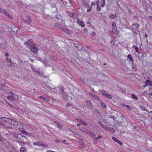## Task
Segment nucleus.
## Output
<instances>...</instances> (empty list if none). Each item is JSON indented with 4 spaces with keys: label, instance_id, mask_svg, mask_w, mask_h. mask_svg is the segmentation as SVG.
Here are the masks:
<instances>
[{
    "label": "nucleus",
    "instance_id": "11",
    "mask_svg": "<svg viewBox=\"0 0 152 152\" xmlns=\"http://www.w3.org/2000/svg\"><path fill=\"white\" fill-rule=\"evenodd\" d=\"M111 44L114 46H116L117 45L118 42L117 41H116L115 39L112 40L111 41Z\"/></svg>",
    "mask_w": 152,
    "mask_h": 152
},
{
    "label": "nucleus",
    "instance_id": "24",
    "mask_svg": "<svg viewBox=\"0 0 152 152\" xmlns=\"http://www.w3.org/2000/svg\"><path fill=\"white\" fill-rule=\"evenodd\" d=\"M65 32L67 34H72V31L67 28H66V30H65Z\"/></svg>",
    "mask_w": 152,
    "mask_h": 152
},
{
    "label": "nucleus",
    "instance_id": "29",
    "mask_svg": "<svg viewBox=\"0 0 152 152\" xmlns=\"http://www.w3.org/2000/svg\"><path fill=\"white\" fill-rule=\"evenodd\" d=\"M12 119V118H7V123L8 124L10 125Z\"/></svg>",
    "mask_w": 152,
    "mask_h": 152
},
{
    "label": "nucleus",
    "instance_id": "15",
    "mask_svg": "<svg viewBox=\"0 0 152 152\" xmlns=\"http://www.w3.org/2000/svg\"><path fill=\"white\" fill-rule=\"evenodd\" d=\"M139 26V25L137 23H135L132 24V28L134 29H136L138 28Z\"/></svg>",
    "mask_w": 152,
    "mask_h": 152
},
{
    "label": "nucleus",
    "instance_id": "13",
    "mask_svg": "<svg viewBox=\"0 0 152 152\" xmlns=\"http://www.w3.org/2000/svg\"><path fill=\"white\" fill-rule=\"evenodd\" d=\"M90 95L92 96L95 99L98 100H100V98L97 95L94 94L92 92H90Z\"/></svg>",
    "mask_w": 152,
    "mask_h": 152
},
{
    "label": "nucleus",
    "instance_id": "6",
    "mask_svg": "<svg viewBox=\"0 0 152 152\" xmlns=\"http://www.w3.org/2000/svg\"><path fill=\"white\" fill-rule=\"evenodd\" d=\"M33 144L35 145H37L38 146H43L44 147H46L45 146V145H44L43 144V143L42 141H38L36 142H34L33 143Z\"/></svg>",
    "mask_w": 152,
    "mask_h": 152
},
{
    "label": "nucleus",
    "instance_id": "37",
    "mask_svg": "<svg viewBox=\"0 0 152 152\" xmlns=\"http://www.w3.org/2000/svg\"><path fill=\"white\" fill-rule=\"evenodd\" d=\"M96 5H97V10L98 11L100 10V7L99 6V1L96 2Z\"/></svg>",
    "mask_w": 152,
    "mask_h": 152
},
{
    "label": "nucleus",
    "instance_id": "35",
    "mask_svg": "<svg viewBox=\"0 0 152 152\" xmlns=\"http://www.w3.org/2000/svg\"><path fill=\"white\" fill-rule=\"evenodd\" d=\"M76 45H77L78 46H77V49L79 50H80L82 48V47L80 45H79L78 44L76 43Z\"/></svg>",
    "mask_w": 152,
    "mask_h": 152
},
{
    "label": "nucleus",
    "instance_id": "5",
    "mask_svg": "<svg viewBox=\"0 0 152 152\" xmlns=\"http://www.w3.org/2000/svg\"><path fill=\"white\" fill-rule=\"evenodd\" d=\"M1 12L4 14L6 16L10 19H12V16L8 12H7L4 9H3L2 10H1Z\"/></svg>",
    "mask_w": 152,
    "mask_h": 152
},
{
    "label": "nucleus",
    "instance_id": "20",
    "mask_svg": "<svg viewBox=\"0 0 152 152\" xmlns=\"http://www.w3.org/2000/svg\"><path fill=\"white\" fill-rule=\"evenodd\" d=\"M88 134L91 137L93 138L94 139L96 138L95 137L96 135L94 134L91 132L90 131H89Z\"/></svg>",
    "mask_w": 152,
    "mask_h": 152
},
{
    "label": "nucleus",
    "instance_id": "4",
    "mask_svg": "<svg viewBox=\"0 0 152 152\" xmlns=\"http://www.w3.org/2000/svg\"><path fill=\"white\" fill-rule=\"evenodd\" d=\"M24 22L29 24L31 22V19L30 17H25L22 18Z\"/></svg>",
    "mask_w": 152,
    "mask_h": 152
},
{
    "label": "nucleus",
    "instance_id": "26",
    "mask_svg": "<svg viewBox=\"0 0 152 152\" xmlns=\"http://www.w3.org/2000/svg\"><path fill=\"white\" fill-rule=\"evenodd\" d=\"M7 98L8 99L10 100L11 101H14L15 100L14 97L13 96H7Z\"/></svg>",
    "mask_w": 152,
    "mask_h": 152
},
{
    "label": "nucleus",
    "instance_id": "23",
    "mask_svg": "<svg viewBox=\"0 0 152 152\" xmlns=\"http://www.w3.org/2000/svg\"><path fill=\"white\" fill-rule=\"evenodd\" d=\"M43 73V72L40 71L39 69H38L35 74L37 75H42Z\"/></svg>",
    "mask_w": 152,
    "mask_h": 152
},
{
    "label": "nucleus",
    "instance_id": "61",
    "mask_svg": "<svg viewBox=\"0 0 152 152\" xmlns=\"http://www.w3.org/2000/svg\"><path fill=\"white\" fill-rule=\"evenodd\" d=\"M84 31H86V32H87V31H88V29L87 28H84Z\"/></svg>",
    "mask_w": 152,
    "mask_h": 152
},
{
    "label": "nucleus",
    "instance_id": "2",
    "mask_svg": "<svg viewBox=\"0 0 152 152\" xmlns=\"http://www.w3.org/2000/svg\"><path fill=\"white\" fill-rule=\"evenodd\" d=\"M37 48V47H36L34 43L31 45L29 48L31 52L35 54H37L38 52V49Z\"/></svg>",
    "mask_w": 152,
    "mask_h": 152
},
{
    "label": "nucleus",
    "instance_id": "10",
    "mask_svg": "<svg viewBox=\"0 0 152 152\" xmlns=\"http://www.w3.org/2000/svg\"><path fill=\"white\" fill-rule=\"evenodd\" d=\"M77 23L82 27L85 26V24L83 22L81 21L78 18L77 20Z\"/></svg>",
    "mask_w": 152,
    "mask_h": 152
},
{
    "label": "nucleus",
    "instance_id": "54",
    "mask_svg": "<svg viewBox=\"0 0 152 152\" xmlns=\"http://www.w3.org/2000/svg\"><path fill=\"white\" fill-rule=\"evenodd\" d=\"M123 107L125 108H126L127 107H129V105H126L125 104H124L123 105Z\"/></svg>",
    "mask_w": 152,
    "mask_h": 152
},
{
    "label": "nucleus",
    "instance_id": "53",
    "mask_svg": "<svg viewBox=\"0 0 152 152\" xmlns=\"http://www.w3.org/2000/svg\"><path fill=\"white\" fill-rule=\"evenodd\" d=\"M112 27H116L115 23L114 22H113L112 24Z\"/></svg>",
    "mask_w": 152,
    "mask_h": 152
},
{
    "label": "nucleus",
    "instance_id": "19",
    "mask_svg": "<svg viewBox=\"0 0 152 152\" xmlns=\"http://www.w3.org/2000/svg\"><path fill=\"white\" fill-rule=\"evenodd\" d=\"M127 58L129 59L131 62H133L134 61V59L131 54H128V55Z\"/></svg>",
    "mask_w": 152,
    "mask_h": 152
},
{
    "label": "nucleus",
    "instance_id": "25",
    "mask_svg": "<svg viewBox=\"0 0 152 152\" xmlns=\"http://www.w3.org/2000/svg\"><path fill=\"white\" fill-rule=\"evenodd\" d=\"M145 83L147 85L151 86H152V82L150 80H147L145 82Z\"/></svg>",
    "mask_w": 152,
    "mask_h": 152
},
{
    "label": "nucleus",
    "instance_id": "42",
    "mask_svg": "<svg viewBox=\"0 0 152 152\" xmlns=\"http://www.w3.org/2000/svg\"><path fill=\"white\" fill-rule=\"evenodd\" d=\"M13 134H13L12 135L14 137H15L16 139V138L18 139V137H19V136H18V134H16L14 133H13Z\"/></svg>",
    "mask_w": 152,
    "mask_h": 152
},
{
    "label": "nucleus",
    "instance_id": "62",
    "mask_svg": "<svg viewBox=\"0 0 152 152\" xmlns=\"http://www.w3.org/2000/svg\"><path fill=\"white\" fill-rule=\"evenodd\" d=\"M36 69L35 68H34L33 69H32V70L34 72L35 70H36Z\"/></svg>",
    "mask_w": 152,
    "mask_h": 152
},
{
    "label": "nucleus",
    "instance_id": "1",
    "mask_svg": "<svg viewBox=\"0 0 152 152\" xmlns=\"http://www.w3.org/2000/svg\"><path fill=\"white\" fill-rule=\"evenodd\" d=\"M18 136L17 142L21 146H23L25 145H29L30 143L26 137L21 134H18Z\"/></svg>",
    "mask_w": 152,
    "mask_h": 152
},
{
    "label": "nucleus",
    "instance_id": "14",
    "mask_svg": "<svg viewBox=\"0 0 152 152\" xmlns=\"http://www.w3.org/2000/svg\"><path fill=\"white\" fill-rule=\"evenodd\" d=\"M105 130L109 131L110 132L112 133H113L114 132H115V130H114V129L110 127H105Z\"/></svg>",
    "mask_w": 152,
    "mask_h": 152
},
{
    "label": "nucleus",
    "instance_id": "40",
    "mask_svg": "<svg viewBox=\"0 0 152 152\" xmlns=\"http://www.w3.org/2000/svg\"><path fill=\"white\" fill-rule=\"evenodd\" d=\"M1 119L3 121L7 122V118H4V117H1Z\"/></svg>",
    "mask_w": 152,
    "mask_h": 152
},
{
    "label": "nucleus",
    "instance_id": "17",
    "mask_svg": "<svg viewBox=\"0 0 152 152\" xmlns=\"http://www.w3.org/2000/svg\"><path fill=\"white\" fill-rule=\"evenodd\" d=\"M62 94L63 97L65 99H67L69 97L67 93L65 92L62 93Z\"/></svg>",
    "mask_w": 152,
    "mask_h": 152
},
{
    "label": "nucleus",
    "instance_id": "27",
    "mask_svg": "<svg viewBox=\"0 0 152 152\" xmlns=\"http://www.w3.org/2000/svg\"><path fill=\"white\" fill-rule=\"evenodd\" d=\"M20 152H26V149L25 147H23L20 148Z\"/></svg>",
    "mask_w": 152,
    "mask_h": 152
},
{
    "label": "nucleus",
    "instance_id": "3",
    "mask_svg": "<svg viewBox=\"0 0 152 152\" xmlns=\"http://www.w3.org/2000/svg\"><path fill=\"white\" fill-rule=\"evenodd\" d=\"M66 13L70 17L74 18H77V14L73 12H70L68 11H66Z\"/></svg>",
    "mask_w": 152,
    "mask_h": 152
},
{
    "label": "nucleus",
    "instance_id": "41",
    "mask_svg": "<svg viewBox=\"0 0 152 152\" xmlns=\"http://www.w3.org/2000/svg\"><path fill=\"white\" fill-rule=\"evenodd\" d=\"M5 56L6 57V60H7V61H8V57L9 56V54L7 53L6 52V53H5Z\"/></svg>",
    "mask_w": 152,
    "mask_h": 152
},
{
    "label": "nucleus",
    "instance_id": "57",
    "mask_svg": "<svg viewBox=\"0 0 152 152\" xmlns=\"http://www.w3.org/2000/svg\"><path fill=\"white\" fill-rule=\"evenodd\" d=\"M117 143H118L120 145H122V143L119 140H118L117 142Z\"/></svg>",
    "mask_w": 152,
    "mask_h": 152
},
{
    "label": "nucleus",
    "instance_id": "21",
    "mask_svg": "<svg viewBox=\"0 0 152 152\" xmlns=\"http://www.w3.org/2000/svg\"><path fill=\"white\" fill-rule=\"evenodd\" d=\"M86 102L87 103V105L89 107H92V104L91 102L89 100H87L86 101Z\"/></svg>",
    "mask_w": 152,
    "mask_h": 152
},
{
    "label": "nucleus",
    "instance_id": "43",
    "mask_svg": "<svg viewBox=\"0 0 152 152\" xmlns=\"http://www.w3.org/2000/svg\"><path fill=\"white\" fill-rule=\"evenodd\" d=\"M57 127L59 128L60 129H62L61 126L59 125L58 124H57Z\"/></svg>",
    "mask_w": 152,
    "mask_h": 152
},
{
    "label": "nucleus",
    "instance_id": "55",
    "mask_svg": "<svg viewBox=\"0 0 152 152\" xmlns=\"http://www.w3.org/2000/svg\"><path fill=\"white\" fill-rule=\"evenodd\" d=\"M91 7H92V6H91V7L90 8V9H88L87 10V12H89L91 11Z\"/></svg>",
    "mask_w": 152,
    "mask_h": 152
},
{
    "label": "nucleus",
    "instance_id": "39",
    "mask_svg": "<svg viewBox=\"0 0 152 152\" xmlns=\"http://www.w3.org/2000/svg\"><path fill=\"white\" fill-rule=\"evenodd\" d=\"M99 100V101L100 102L101 106L102 107L104 108V103L102 102V100H101L100 99V100Z\"/></svg>",
    "mask_w": 152,
    "mask_h": 152
},
{
    "label": "nucleus",
    "instance_id": "46",
    "mask_svg": "<svg viewBox=\"0 0 152 152\" xmlns=\"http://www.w3.org/2000/svg\"><path fill=\"white\" fill-rule=\"evenodd\" d=\"M39 98L40 99H42L45 100H47V99L46 97H44L43 96H41L39 97Z\"/></svg>",
    "mask_w": 152,
    "mask_h": 152
},
{
    "label": "nucleus",
    "instance_id": "7",
    "mask_svg": "<svg viewBox=\"0 0 152 152\" xmlns=\"http://www.w3.org/2000/svg\"><path fill=\"white\" fill-rule=\"evenodd\" d=\"M18 123L16 120V119H15L14 118H13L12 119V121L11 122L10 125L16 126L18 125Z\"/></svg>",
    "mask_w": 152,
    "mask_h": 152
},
{
    "label": "nucleus",
    "instance_id": "28",
    "mask_svg": "<svg viewBox=\"0 0 152 152\" xmlns=\"http://www.w3.org/2000/svg\"><path fill=\"white\" fill-rule=\"evenodd\" d=\"M79 122L80 123L86 126L87 125V124L84 121H83L81 119H80Z\"/></svg>",
    "mask_w": 152,
    "mask_h": 152
},
{
    "label": "nucleus",
    "instance_id": "31",
    "mask_svg": "<svg viewBox=\"0 0 152 152\" xmlns=\"http://www.w3.org/2000/svg\"><path fill=\"white\" fill-rule=\"evenodd\" d=\"M22 133L25 134V135H28L29 134L26 131L23 130L21 131Z\"/></svg>",
    "mask_w": 152,
    "mask_h": 152
},
{
    "label": "nucleus",
    "instance_id": "9",
    "mask_svg": "<svg viewBox=\"0 0 152 152\" xmlns=\"http://www.w3.org/2000/svg\"><path fill=\"white\" fill-rule=\"evenodd\" d=\"M80 130L81 131L83 132L84 133H86L87 134H88L89 132L90 131V130L85 128H80Z\"/></svg>",
    "mask_w": 152,
    "mask_h": 152
},
{
    "label": "nucleus",
    "instance_id": "12",
    "mask_svg": "<svg viewBox=\"0 0 152 152\" xmlns=\"http://www.w3.org/2000/svg\"><path fill=\"white\" fill-rule=\"evenodd\" d=\"M112 31L115 34H118L119 31L117 30L116 27H112Z\"/></svg>",
    "mask_w": 152,
    "mask_h": 152
},
{
    "label": "nucleus",
    "instance_id": "56",
    "mask_svg": "<svg viewBox=\"0 0 152 152\" xmlns=\"http://www.w3.org/2000/svg\"><path fill=\"white\" fill-rule=\"evenodd\" d=\"M61 16L60 15H56V18L58 19H60Z\"/></svg>",
    "mask_w": 152,
    "mask_h": 152
},
{
    "label": "nucleus",
    "instance_id": "38",
    "mask_svg": "<svg viewBox=\"0 0 152 152\" xmlns=\"http://www.w3.org/2000/svg\"><path fill=\"white\" fill-rule=\"evenodd\" d=\"M60 28L65 31L66 30V28L65 26H62L60 27Z\"/></svg>",
    "mask_w": 152,
    "mask_h": 152
},
{
    "label": "nucleus",
    "instance_id": "49",
    "mask_svg": "<svg viewBox=\"0 0 152 152\" xmlns=\"http://www.w3.org/2000/svg\"><path fill=\"white\" fill-rule=\"evenodd\" d=\"M61 142V140H55V142H56V143H59Z\"/></svg>",
    "mask_w": 152,
    "mask_h": 152
},
{
    "label": "nucleus",
    "instance_id": "63",
    "mask_svg": "<svg viewBox=\"0 0 152 152\" xmlns=\"http://www.w3.org/2000/svg\"><path fill=\"white\" fill-rule=\"evenodd\" d=\"M47 152H55L53 151H51V150H49L48 151H47Z\"/></svg>",
    "mask_w": 152,
    "mask_h": 152
},
{
    "label": "nucleus",
    "instance_id": "58",
    "mask_svg": "<svg viewBox=\"0 0 152 152\" xmlns=\"http://www.w3.org/2000/svg\"><path fill=\"white\" fill-rule=\"evenodd\" d=\"M127 108V109H128V110H131L132 109V108H131V107H130L129 105V107H127V108Z\"/></svg>",
    "mask_w": 152,
    "mask_h": 152
},
{
    "label": "nucleus",
    "instance_id": "47",
    "mask_svg": "<svg viewBox=\"0 0 152 152\" xmlns=\"http://www.w3.org/2000/svg\"><path fill=\"white\" fill-rule=\"evenodd\" d=\"M0 125L1 126H5V124L2 122H0Z\"/></svg>",
    "mask_w": 152,
    "mask_h": 152
},
{
    "label": "nucleus",
    "instance_id": "51",
    "mask_svg": "<svg viewBox=\"0 0 152 152\" xmlns=\"http://www.w3.org/2000/svg\"><path fill=\"white\" fill-rule=\"evenodd\" d=\"M116 16L115 15H111L110 16V18H112V19H114L115 18V17Z\"/></svg>",
    "mask_w": 152,
    "mask_h": 152
},
{
    "label": "nucleus",
    "instance_id": "8",
    "mask_svg": "<svg viewBox=\"0 0 152 152\" xmlns=\"http://www.w3.org/2000/svg\"><path fill=\"white\" fill-rule=\"evenodd\" d=\"M33 44V40L32 39H28L27 40V41L25 42L24 43L27 47H28L29 46V45H31Z\"/></svg>",
    "mask_w": 152,
    "mask_h": 152
},
{
    "label": "nucleus",
    "instance_id": "50",
    "mask_svg": "<svg viewBox=\"0 0 152 152\" xmlns=\"http://www.w3.org/2000/svg\"><path fill=\"white\" fill-rule=\"evenodd\" d=\"M102 1L103 4H102L101 6L102 7H103L104 6V0H102Z\"/></svg>",
    "mask_w": 152,
    "mask_h": 152
},
{
    "label": "nucleus",
    "instance_id": "60",
    "mask_svg": "<svg viewBox=\"0 0 152 152\" xmlns=\"http://www.w3.org/2000/svg\"><path fill=\"white\" fill-rule=\"evenodd\" d=\"M10 60H11V59H10V60H9V59H8V61H8V62H10V63L11 64H12V62L11 61H10Z\"/></svg>",
    "mask_w": 152,
    "mask_h": 152
},
{
    "label": "nucleus",
    "instance_id": "34",
    "mask_svg": "<svg viewBox=\"0 0 152 152\" xmlns=\"http://www.w3.org/2000/svg\"><path fill=\"white\" fill-rule=\"evenodd\" d=\"M132 98H133V99H135L136 100H138V98L135 95H134L133 94H132Z\"/></svg>",
    "mask_w": 152,
    "mask_h": 152
},
{
    "label": "nucleus",
    "instance_id": "32",
    "mask_svg": "<svg viewBox=\"0 0 152 152\" xmlns=\"http://www.w3.org/2000/svg\"><path fill=\"white\" fill-rule=\"evenodd\" d=\"M133 48L134 49H135L136 52L137 53H139V51H138V47H137V46H135V45H134V46H133Z\"/></svg>",
    "mask_w": 152,
    "mask_h": 152
},
{
    "label": "nucleus",
    "instance_id": "22",
    "mask_svg": "<svg viewBox=\"0 0 152 152\" xmlns=\"http://www.w3.org/2000/svg\"><path fill=\"white\" fill-rule=\"evenodd\" d=\"M64 87L63 86H61L60 87L59 92L61 94L64 92Z\"/></svg>",
    "mask_w": 152,
    "mask_h": 152
},
{
    "label": "nucleus",
    "instance_id": "52",
    "mask_svg": "<svg viewBox=\"0 0 152 152\" xmlns=\"http://www.w3.org/2000/svg\"><path fill=\"white\" fill-rule=\"evenodd\" d=\"M71 106H72V105L71 104H70L69 103H68L66 105V107H69Z\"/></svg>",
    "mask_w": 152,
    "mask_h": 152
},
{
    "label": "nucleus",
    "instance_id": "44",
    "mask_svg": "<svg viewBox=\"0 0 152 152\" xmlns=\"http://www.w3.org/2000/svg\"><path fill=\"white\" fill-rule=\"evenodd\" d=\"M112 139H113V140L114 141H115L116 142H117L118 141V139H116L115 137H112Z\"/></svg>",
    "mask_w": 152,
    "mask_h": 152
},
{
    "label": "nucleus",
    "instance_id": "33",
    "mask_svg": "<svg viewBox=\"0 0 152 152\" xmlns=\"http://www.w3.org/2000/svg\"><path fill=\"white\" fill-rule=\"evenodd\" d=\"M140 108L143 110L144 111H147L148 112H149V111L147 110V109H146L144 107H143L142 106H140Z\"/></svg>",
    "mask_w": 152,
    "mask_h": 152
},
{
    "label": "nucleus",
    "instance_id": "30",
    "mask_svg": "<svg viewBox=\"0 0 152 152\" xmlns=\"http://www.w3.org/2000/svg\"><path fill=\"white\" fill-rule=\"evenodd\" d=\"M102 136L99 135V137H96L95 138H94V143L96 144L97 141V140L98 139H99V138H101V137Z\"/></svg>",
    "mask_w": 152,
    "mask_h": 152
},
{
    "label": "nucleus",
    "instance_id": "16",
    "mask_svg": "<svg viewBox=\"0 0 152 152\" xmlns=\"http://www.w3.org/2000/svg\"><path fill=\"white\" fill-rule=\"evenodd\" d=\"M82 3L83 6L86 8H89L90 7L89 5L85 0H83Z\"/></svg>",
    "mask_w": 152,
    "mask_h": 152
},
{
    "label": "nucleus",
    "instance_id": "59",
    "mask_svg": "<svg viewBox=\"0 0 152 152\" xmlns=\"http://www.w3.org/2000/svg\"><path fill=\"white\" fill-rule=\"evenodd\" d=\"M96 34V33H95V32H92V34H91V35H94H94H95V34Z\"/></svg>",
    "mask_w": 152,
    "mask_h": 152
},
{
    "label": "nucleus",
    "instance_id": "48",
    "mask_svg": "<svg viewBox=\"0 0 152 152\" xmlns=\"http://www.w3.org/2000/svg\"><path fill=\"white\" fill-rule=\"evenodd\" d=\"M99 91L101 93L102 95H104V90L101 91V90H99Z\"/></svg>",
    "mask_w": 152,
    "mask_h": 152
},
{
    "label": "nucleus",
    "instance_id": "36",
    "mask_svg": "<svg viewBox=\"0 0 152 152\" xmlns=\"http://www.w3.org/2000/svg\"><path fill=\"white\" fill-rule=\"evenodd\" d=\"M4 128L7 129H12V128L10 126H6L5 125L4 126Z\"/></svg>",
    "mask_w": 152,
    "mask_h": 152
},
{
    "label": "nucleus",
    "instance_id": "64",
    "mask_svg": "<svg viewBox=\"0 0 152 152\" xmlns=\"http://www.w3.org/2000/svg\"><path fill=\"white\" fill-rule=\"evenodd\" d=\"M77 126H81V124H77Z\"/></svg>",
    "mask_w": 152,
    "mask_h": 152
},
{
    "label": "nucleus",
    "instance_id": "18",
    "mask_svg": "<svg viewBox=\"0 0 152 152\" xmlns=\"http://www.w3.org/2000/svg\"><path fill=\"white\" fill-rule=\"evenodd\" d=\"M105 96L109 99H111L112 98V96L107 93L105 92Z\"/></svg>",
    "mask_w": 152,
    "mask_h": 152
},
{
    "label": "nucleus",
    "instance_id": "45",
    "mask_svg": "<svg viewBox=\"0 0 152 152\" xmlns=\"http://www.w3.org/2000/svg\"><path fill=\"white\" fill-rule=\"evenodd\" d=\"M98 124H99L103 128H104V124H102L101 122H98Z\"/></svg>",
    "mask_w": 152,
    "mask_h": 152
}]
</instances>
